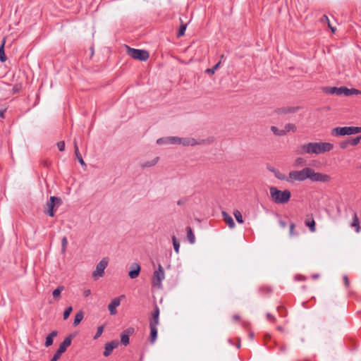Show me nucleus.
Instances as JSON below:
<instances>
[{"label": "nucleus", "instance_id": "obj_1", "mask_svg": "<svg viewBox=\"0 0 361 361\" xmlns=\"http://www.w3.org/2000/svg\"><path fill=\"white\" fill-rule=\"evenodd\" d=\"M310 179L314 182H329L330 176L326 174L315 172L312 168L306 167L300 171H291L289 172V183L295 181H304Z\"/></svg>", "mask_w": 361, "mask_h": 361}, {"label": "nucleus", "instance_id": "obj_2", "mask_svg": "<svg viewBox=\"0 0 361 361\" xmlns=\"http://www.w3.org/2000/svg\"><path fill=\"white\" fill-rule=\"evenodd\" d=\"M334 148V145L330 142H309L300 145L298 147V153L303 154H323L326 152L331 151Z\"/></svg>", "mask_w": 361, "mask_h": 361}, {"label": "nucleus", "instance_id": "obj_3", "mask_svg": "<svg viewBox=\"0 0 361 361\" xmlns=\"http://www.w3.org/2000/svg\"><path fill=\"white\" fill-rule=\"evenodd\" d=\"M213 137H209L207 139H195L191 137H180L176 136L175 145H183L184 147L209 145L214 142Z\"/></svg>", "mask_w": 361, "mask_h": 361}, {"label": "nucleus", "instance_id": "obj_4", "mask_svg": "<svg viewBox=\"0 0 361 361\" xmlns=\"http://www.w3.org/2000/svg\"><path fill=\"white\" fill-rule=\"evenodd\" d=\"M269 192L271 200L276 204L287 203L291 196L289 190H285L281 191L276 187H271L269 188Z\"/></svg>", "mask_w": 361, "mask_h": 361}, {"label": "nucleus", "instance_id": "obj_5", "mask_svg": "<svg viewBox=\"0 0 361 361\" xmlns=\"http://www.w3.org/2000/svg\"><path fill=\"white\" fill-rule=\"evenodd\" d=\"M159 324V309L155 306L149 322L150 342L154 343L157 337V326Z\"/></svg>", "mask_w": 361, "mask_h": 361}, {"label": "nucleus", "instance_id": "obj_6", "mask_svg": "<svg viewBox=\"0 0 361 361\" xmlns=\"http://www.w3.org/2000/svg\"><path fill=\"white\" fill-rule=\"evenodd\" d=\"M360 133L361 127L357 126L336 127L331 130V135L334 136L350 135Z\"/></svg>", "mask_w": 361, "mask_h": 361}, {"label": "nucleus", "instance_id": "obj_7", "mask_svg": "<svg viewBox=\"0 0 361 361\" xmlns=\"http://www.w3.org/2000/svg\"><path fill=\"white\" fill-rule=\"evenodd\" d=\"M326 92L329 94H336L337 95L344 94L345 96H350L353 94H360L361 92L357 89L351 88L348 89L346 87H328L326 88Z\"/></svg>", "mask_w": 361, "mask_h": 361}, {"label": "nucleus", "instance_id": "obj_8", "mask_svg": "<svg viewBox=\"0 0 361 361\" xmlns=\"http://www.w3.org/2000/svg\"><path fill=\"white\" fill-rule=\"evenodd\" d=\"M126 49L128 54L134 59L145 61L149 57L147 51L130 48L128 46H126Z\"/></svg>", "mask_w": 361, "mask_h": 361}, {"label": "nucleus", "instance_id": "obj_9", "mask_svg": "<svg viewBox=\"0 0 361 361\" xmlns=\"http://www.w3.org/2000/svg\"><path fill=\"white\" fill-rule=\"evenodd\" d=\"M165 279L164 269L161 264L158 265V269L156 270L152 276V283L154 287L158 289L162 288V281Z\"/></svg>", "mask_w": 361, "mask_h": 361}, {"label": "nucleus", "instance_id": "obj_10", "mask_svg": "<svg viewBox=\"0 0 361 361\" xmlns=\"http://www.w3.org/2000/svg\"><path fill=\"white\" fill-rule=\"evenodd\" d=\"M72 341V336H67L63 341L60 344L59 349L56 350V353L54 355L53 357L50 361H57L61 355L66 352L68 347H69L71 344Z\"/></svg>", "mask_w": 361, "mask_h": 361}, {"label": "nucleus", "instance_id": "obj_11", "mask_svg": "<svg viewBox=\"0 0 361 361\" xmlns=\"http://www.w3.org/2000/svg\"><path fill=\"white\" fill-rule=\"evenodd\" d=\"M108 259L103 258L96 266L95 270L92 272V276L96 280L102 277L104 274V269L108 265Z\"/></svg>", "mask_w": 361, "mask_h": 361}, {"label": "nucleus", "instance_id": "obj_12", "mask_svg": "<svg viewBox=\"0 0 361 361\" xmlns=\"http://www.w3.org/2000/svg\"><path fill=\"white\" fill-rule=\"evenodd\" d=\"M61 203L60 198L51 196L50 200L47 203V213L51 217L54 216V208L55 206L59 207Z\"/></svg>", "mask_w": 361, "mask_h": 361}, {"label": "nucleus", "instance_id": "obj_13", "mask_svg": "<svg viewBox=\"0 0 361 361\" xmlns=\"http://www.w3.org/2000/svg\"><path fill=\"white\" fill-rule=\"evenodd\" d=\"M118 345V342L117 341H112L109 343H106L105 344L104 355L105 357H108L111 353L112 350L117 348Z\"/></svg>", "mask_w": 361, "mask_h": 361}, {"label": "nucleus", "instance_id": "obj_14", "mask_svg": "<svg viewBox=\"0 0 361 361\" xmlns=\"http://www.w3.org/2000/svg\"><path fill=\"white\" fill-rule=\"evenodd\" d=\"M140 266L137 263H133L130 267L128 276L130 279H135L139 276Z\"/></svg>", "mask_w": 361, "mask_h": 361}, {"label": "nucleus", "instance_id": "obj_15", "mask_svg": "<svg viewBox=\"0 0 361 361\" xmlns=\"http://www.w3.org/2000/svg\"><path fill=\"white\" fill-rule=\"evenodd\" d=\"M121 304V300L119 298H116L111 300V302L108 305V310L111 315H115L117 313L116 307H118Z\"/></svg>", "mask_w": 361, "mask_h": 361}, {"label": "nucleus", "instance_id": "obj_16", "mask_svg": "<svg viewBox=\"0 0 361 361\" xmlns=\"http://www.w3.org/2000/svg\"><path fill=\"white\" fill-rule=\"evenodd\" d=\"M298 107L293 106H283L276 110V112L279 115H285L288 114H293L298 111Z\"/></svg>", "mask_w": 361, "mask_h": 361}, {"label": "nucleus", "instance_id": "obj_17", "mask_svg": "<svg viewBox=\"0 0 361 361\" xmlns=\"http://www.w3.org/2000/svg\"><path fill=\"white\" fill-rule=\"evenodd\" d=\"M133 332V328H128L121 333V341L124 345H127L129 343V336L132 334Z\"/></svg>", "mask_w": 361, "mask_h": 361}, {"label": "nucleus", "instance_id": "obj_18", "mask_svg": "<svg viewBox=\"0 0 361 361\" xmlns=\"http://www.w3.org/2000/svg\"><path fill=\"white\" fill-rule=\"evenodd\" d=\"M176 136H169L161 137L157 140V143L159 145H175Z\"/></svg>", "mask_w": 361, "mask_h": 361}, {"label": "nucleus", "instance_id": "obj_19", "mask_svg": "<svg viewBox=\"0 0 361 361\" xmlns=\"http://www.w3.org/2000/svg\"><path fill=\"white\" fill-rule=\"evenodd\" d=\"M305 224L309 228L311 232L313 233L316 231L315 221L312 214L307 215L306 216Z\"/></svg>", "mask_w": 361, "mask_h": 361}, {"label": "nucleus", "instance_id": "obj_20", "mask_svg": "<svg viewBox=\"0 0 361 361\" xmlns=\"http://www.w3.org/2000/svg\"><path fill=\"white\" fill-rule=\"evenodd\" d=\"M222 216L224 221L230 228H233L235 227V222L233 218L228 214H227L226 212H222Z\"/></svg>", "mask_w": 361, "mask_h": 361}, {"label": "nucleus", "instance_id": "obj_21", "mask_svg": "<svg viewBox=\"0 0 361 361\" xmlns=\"http://www.w3.org/2000/svg\"><path fill=\"white\" fill-rule=\"evenodd\" d=\"M58 335L57 331H51L47 337L44 345L46 347H49L53 344L54 338H55Z\"/></svg>", "mask_w": 361, "mask_h": 361}, {"label": "nucleus", "instance_id": "obj_22", "mask_svg": "<svg viewBox=\"0 0 361 361\" xmlns=\"http://www.w3.org/2000/svg\"><path fill=\"white\" fill-rule=\"evenodd\" d=\"M159 160V158L158 157H156L153 158L152 159L145 161L142 164V168L153 167L158 163Z\"/></svg>", "mask_w": 361, "mask_h": 361}, {"label": "nucleus", "instance_id": "obj_23", "mask_svg": "<svg viewBox=\"0 0 361 361\" xmlns=\"http://www.w3.org/2000/svg\"><path fill=\"white\" fill-rule=\"evenodd\" d=\"M74 149H75V154L77 157V159L78 160L79 163L83 166H86V164L84 161V160L82 159V156L79 152V149H78V144L75 141V140H74Z\"/></svg>", "mask_w": 361, "mask_h": 361}, {"label": "nucleus", "instance_id": "obj_24", "mask_svg": "<svg viewBox=\"0 0 361 361\" xmlns=\"http://www.w3.org/2000/svg\"><path fill=\"white\" fill-rule=\"evenodd\" d=\"M297 130V128L293 123H287L284 126L283 131L284 132V135H286L289 132L295 133Z\"/></svg>", "mask_w": 361, "mask_h": 361}, {"label": "nucleus", "instance_id": "obj_25", "mask_svg": "<svg viewBox=\"0 0 361 361\" xmlns=\"http://www.w3.org/2000/svg\"><path fill=\"white\" fill-rule=\"evenodd\" d=\"M352 227L355 228V231L359 233L360 231V222L357 214L355 212L353 214V222L351 224Z\"/></svg>", "mask_w": 361, "mask_h": 361}, {"label": "nucleus", "instance_id": "obj_26", "mask_svg": "<svg viewBox=\"0 0 361 361\" xmlns=\"http://www.w3.org/2000/svg\"><path fill=\"white\" fill-rule=\"evenodd\" d=\"M64 290L63 286H59L52 292V295L56 300H59L61 292Z\"/></svg>", "mask_w": 361, "mask_h": 361}, {"label": "nucleus", "instance_id": "obj_27", "mask_svg": "<svg viewBox=\"0 0 361 361\" xmlns=\"http://www.w3.org/2000/svg\"><path fill=\"white\" fill-rule=\"evenodd\" d=\"M272 171L274 173L275 177L277 178L279 180H286L289 183V175L286 176L285 174L276 170H272Z\"/></svg>", "mask_w": 361, "mask_h": 361}, {"label": "nucleus", "instance_id": "obj_28", "mask_svg": "<svg viewBox=\"0 0 361 361\" xmlns=\"http://www.w3.org/2000/svg\"><path fill=\"white\" fill-rule=\"evenodd\" d=\"M186 230H187V238H188V241L190 242V244H194L195 243V237L192 232V228L190 226H188V227H187Z\"/></svg>", "mask_w": 361, "mask_h": 361}, {"label": "nucleus", "instance_id": "obj_29", "mask_svg": "<svg viewBox=\"0 0 361 361\" xmlns=\"http://www.w3.org/2000/svg\"><path fill=\"white\" fill-rule=\"evenodd\" d=\"M83 317H84L83 312L82 310H80L79 312H78L75 316L73 325L78 326L81 322V321L83 319Z\"/></svg>", "mask_w": 361, "mask_h": 361}, {"label": "nucleus", "instance_id": "obj_30", "mask_svg": "<svg viewBox=\"0 0 361 361\" xmlns=\"http://www.w3.org/2000/svg\"><path fill=\"white\" fill-rule=\"evenodd\" d=\"M320 22L321 23H326V25H328V27H329V29L331 30V32L332 33H335L336 29L335 27H333L331 25V23H330V20L329 19V18L326 16V15H324L322 16V18L320 19Z\"/></svg>", "mask_w": 361, "mask_h": 361}, {"label": "nucleus", "instance_id": "obj_31", "mask_svg": "<svg viewBox=\"0 0 361 361\" xmlns=\"http://www.w3.org/2000/svg\"><path fill=\"white\" fill-rule=\"evenodd\" d=\"M270 129L275 135L279 137L284 136V132L283 131V129L280 130L274 126H271Z\"/></svg>", "mask_w": 361, "mask_h": 361}, {"label": "nucleus", "instance_id": "obj_32", "mask_svg": "<svg viewBox=\"0 0 361 361\" xmlns=\"http://www.w3.org/2000/svg\"><path fill=\"white\" fill-rule=\"evenodd\" d=\"M4 44H5V39H4L2 44L0 47V61L2 62L6 61V56L4 53Z\"/></svg>", "mask_w": 361, "mask_h": 361}, {"label": "nucleus", "instance_id": "obj_33", "mask_svg": "<svg viewBox=\"0 0 361 361\" xmlns=\"http://www.w3.org/2000/svg\"><path fill=\"white\" fill-rule=\"evenodd\" d=\"M233 215L236 219V221L239 223V224H243V216H242V214L240 213V211L238 210H235L233 212Z\"/></svg>", "mask_w": 361, "mask_h": 361}, {"label": "nucleus", "instance_id": "obj_34", "mask_svg": "<svg viewBox=\"0 0 361 361\" xmlns=\"http://www.w3.org/2000/svg\"><path fill=\"white\" fill-rule=\"evenodd\" d=\"M68 240L66 237H63L61 239V253L65 254L67 248Z\"/></svg>", "mask_w": 361, "mask_h": 361}, {"label": "nucleus", "instance_id": "obj_35", "mask_svg": "<svg viewBox=\"0 0 361 361\" xmlns=\"http://www.w3.org/2000/svg\"><path fill=\"white\" fill-rule=\"evenodd\" d=\"M221 61L218 62L212 68H207L205 72L209 74H214L215 71L219 68Z\"/></svg>", "mask_w": 361, "mask_h": 361}, {"label": "nucleus", "instance_id": "obj_36", "mask_svg": "<svg viewBox=\"0 0 361 361\" xmlns=\"http://www.w3.org/2000/svg\"><path fill=\"white\" fill-rule=\"evenodd\" d=\"M172 241H173V248H174V250L176 253H178L179 252V248H180V244L177 241L176 237L173 235L172 236Z\"/></svg>", "mask_w": 361, "mask_h": 361}, {"label": "nucleus", "instance_id": "obj_37", "mask_svg": "<svg viewBox=\"0 0 361 361\" xmlns=\"http://www.w3.org/2000/svg\"><path fill=\"white\" fill-rule=\"evenodd\" d=\"M73 311V308L72 307H67L64 312H63V319L66 320L68 318L70 314L71 313V312Z\"/></svg>", "mask_w": 361, "mask_h": 361}, {"label": "nucleus", "instance_id": "obj_38", "mask_svg": "<svg viewBox=\"0 0 361 361\" xmlns=\"http://www.w3.org/2000/svg\"><path fill=\"white\" fill-rule=\"evenodd\" d=\"M186 27H187V25L186 24H184V25H182L178 30V37H182L183 35H184L185 34V31L186 30Z\"/></svg>", "mask_w": 361, "mask_h": 361}, {"label": "nucleus", "instance_id": "obj_39", "mask_svg": "<svg viewBox=\"0 0 361 361\" xmlns=\"http://www.w3.org/2000/svg\"><path fill=\"white\" fill-rule=\"evenodd\" d=\"M103 331H104V327L102 326H99L97 328V331L96 334L94 336V339L98 338L102 334Z\"/></svg>", "mask_w": 361, "mask_h": 361}, {"label": "nucleus", "instance_id": "obj_40", "mask_svg": "<svg viewBox=\"0 0 361 361\" xmlns=\"http://www.w3.org/2000/svg\"><path fill=\"white\" fill-rule=\"evenodd\" d=\"M360 140H361V135L351 139L350 143L352 145L355 146V145H357L360 142Z\"/></svg>", "mask_w": 361, "mask_h": 361}, {"label": "nucleus", "instance_id": "obj_41", "mask_svg": "<svg viewBox=\"0 0 361 361\" xmlns=\"http://www.w3.org/2000/svg\"><path fill=\"white\" fill-rule=\"evenodd\" d=\"M57 147L59 151L63 152L65 149V142L63 141L59 142Z\"/></svg>", "mask_w": 361, "mask_h": 361}, {"label": "nucleus", "instance_id": "obj_42", "mask_svg": "<svg viewBox=\"0 0 361 361\" xmlns=\"http://www.w3.org/2000/svg\"><path fill=\"white\" fill-rule=\"evenodd\" d=\"M305 164V160L301 158V157H298L295 159V165L296 166H302Z\"/></svg>", "mask_w": 361, "mask_h": 361}, {"label": "nucleus", "instance_id": "obj_43", "mask_svg": "<svg viewBox=\"0 0 361 361\" xmlns=\"http://www.w3.org/2000/svg\"><path fill=\"white\" fill-rule=\"evenodd\" d=\"M21 89V85H16L13 87V93L15 94V93H17Z\"/></svg>", "mask_w": 361, "mask_h": 361}, {"label": "nucleus", "instance_id": "obj_44", "mask_svg": "<svg viewBox=\"0 0 361 361\" xmlns=\"http://www.w3.org/2000/svg\"><path fill=\"white\" fill-rule=\"evenodd\" d=\"M295 229V224L293 223L290 224V235L293 236L295 235L294 232Z\"/></svg>", "mask_w": 361, "mask_h": 361}, {"label": "nucleus", "instance_id": "obj_45", "mask_svg": "<svg viewBox=\"0 0 361 361\" xmlns=\"http://www.w3.org/2000/svg\"><path fill=\"white\" fill-rule=\"evenodd\" d=\"M92 292L90 290V289H84L83 290V296L85 297V298H87L89 297L90 295H91Z\"/></svg>", "mask_w": 361, "mask_h": 361}, {"label": "nucleus", "instance_id": "obj_46", "mask_svg": "<svg viewBox=\"0 0 361 361\" xmlns=\"http://www.w3.org/2000/svg\"><path fill=\"white\" fill-rule=\"evenodd\" d=\"M267 317L269 321L275 322L276 319L274 316H272L270 313L267 314Z\"/></svg>", "mask_w": 361, "mask_h": 361}, {"label": "nucleus", "instance_id": "obj_47", "mask_svg": "<svg viewBox=\"0 0 361 361\" xmlns=\"http://www.w3.org/2000/svg\"><path fill=\"white\" fill-rule=\"evenodd\" d=\"M343 281H344L345 285L346 286H348L349 285V280H348V278L347 276H343Z\"/></svg>", "mask_w": 361, "mask_h": 361}, {"label": "nucleus", "instance_id": "obj_48", "mask_svg": "<svg viewBox=\"0 0 361 361\" xmlns=\"http://www.w3.org/2000/svg\"><path fill=\"white\" fill-rule=\"evenodd\" d=\"M232 319L233 322H238L240 319V316L238 314H235L232 317Z\"/></svg>", "mask_w": 361, "mask_h": 361}, {"label": "nucleus", "instance_id": "obj_49", "mask_svg": "<svg viewBox=\"0 0 361 361\" xmlns=\"http://www.w3.org/2000/svg\"><path fill=\"white\" fill-rule=\"evenodd\" d=\"M5 109H3V110H0V117L4 118V113H5Z\"/></svg>", "mask_w": 361, "mask_h": 361}, {"label": "nucleus", "instance_id": "obj_50", "mask_svg": "<svg viewBox=\"0 0 361 361\" xmlns=\"http://www.w3.org/2000/svg\"><path fill=\"white\" fill-rule=\"evenodd\" d=\"M347 145H348L347 142H343V143L341 144V148H345V147H346Z\"/></svg>", "mask_w": 361, "mask_h": 361}, {"label": "nucleus", "instance_id": "obj_51", "mask_svg": "<svg viewBox=\"0 0 361 361\" xmlns=\"http://www.w3.org/2000/svg\"><path fill=\"white\" fill-rule=\"evenodd\" d=\"M278 329H279V331H282V330H283V328H282L281 326H278Z\"/></svg>", "mask_w": 361, "mask_h": 361}, {"label": "nucleus", "instance_id": "obj_52", "mask_svg": "<svg viewBox=\"0 0 361 361\" xmlns=\"http://www.w3.org/2000/svg\"><path fill=\"white\" fill-rule=\"evenodd\" d=\"M281 224L282 225V226H286V224L284 222H281Z\"/></svg>", "mask_w": 361, "mask_h": 361}, {"label": "nucleus", "instance_id": "obj_53", "mask_svg": "<svg viewBox=\"0 0 361 361\" xmlns=\"http://www.w3.org/2000/svg\"><path fill=\"white\" fill-rule=\"evenodd\" d=\"M178 204H181V202L178 201Z\"/></svg>", "mask_w": 361, "mask_h": 361}, {"label": "nucleus", "instance_id": "obj_54", "mask_svg": "<svg viewBox=\"0 0 361 361\" xmlns=\"http://www.w3.org/2000/svg\"><path fill=\"white\" fill-rule=\"evenodd\" d=\"M360 168L361 169V166H360Z\"/></svg>", "mask_w": 361, "mask_h": 361}]
</instances>
